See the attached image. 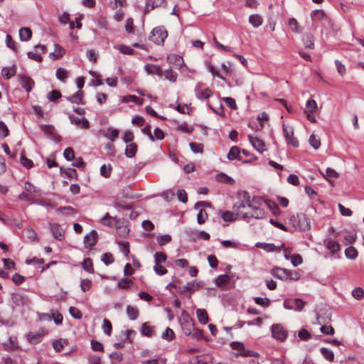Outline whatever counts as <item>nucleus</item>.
<instances>
[{"mask_svg": "<svg viewBox=\"0 0 364 364\" xmlns=\"http://www.w3.org/2000/svg\"><path fill=\"white\" fill-rule=\"evenodd\" d=\"M311 18L312 20L313 26L317 27L318 23H321V26L323 28H331L333 23L331 20L324 13L323 10H315L311 13Z\"/></svg>", "mask_w": 364, "mask_h": 364, "instance_id": "f257e3e1", "label": "nucleus"}, {"mask_svg": "<svg viewBox=\"0 0 364 364\" xmlns=\"http://www.w3.org/2000/svg\"><path fill=\"white\" fill-rule=\"evenodd\" d=\"M179 322L183 333L186 336L191 335V331L194 328V323L193 320L187 312H182L179 318Z\"/></svg>", "mask_w": 364, "mask_h": 364, "instance_id": "f03ea898", "label": "nucleus"}, {"mask_svg": "<svg viewBox=\"0 0 364 364\" xmlns=\"http://www.w3.org/2000/svg\"><path fill=\"white\" fill-rule=\"evenodd\" d=\"M168 33L163 26H158L154 28L151 32L149 39L156 44L160 45L164 42L166 38Z\"/></svg>", "mask_w": 364, "mask_h": 364, "instance_id": "7ed1b4c3", "label": "nucleus"}, {"mask_svg": "<svg viewBox=\"0 0 364 364\" xmlns=\"http://www.w3.org/2000/svg\"><path fill=\"white\" fill-rule=\"evenodd\" d=\"M305 302L301 299H286L284 301V307L287 309L301 311Z\"/></svg>", "mask_w": 364, "mask_h": 364, "instance_id": "20e7f679", "label": "nucleus"}, {"mask_svg": "<svg viewBox=\"0 0 364 364\" xmlns=\"http://www.w3.org/2000/svg\"><path fill=\"white\" fill-rule=\"evenodd\" d=\"M250 215L247 213H238L237 211L231 212L226 210L222 214V218L226 222H233L238 218L246 219L249 218Z\"/></svg>", "mask_w": 364, "mask_h": 364, "instance_id": "39448f33", "label": "nucleus"}, {"mask_svg": "<svg viewBox=\"0 0 364 364\" xmlns=\"http://www.w3.org/2000/svg\"><path fill=\"white\" fill-rule=\"evenodd\" d=\"M271 331L273 338L277 341H284L287 337V331L280 324L272 325Z\"/></svg>", "mask_w": 364, "mask_h": 364, "instance_id": "423d86ee", "label": "nucleus"}, {"mask_svg": "<svg viewBox=\"0 0 364 364\" xmlns=\"http://www.w3.org/2000/svg\"><path fill=\"white\" fill-rule=\"evenodd\" d=\"M34 49L35 52L30 51L27 53L28 58L37 62H41L43 60L41 55L46 52V46L44 45H36Z\"/></svg>", "mask_w": 364, "mask_h": 364, "instance_id": "0eeeda50", "label": "nucleus"}, {"mask_svg": "<svg viewBox=\"0 0 364 364\" xmlns=\"http://www.w3.org/2000/svg\"><path fill=\"white\" fill-rule=\"evenodd\" d=\"M126 144L125 155L128 158L134 157L137 151V145L133 141V138H123Z\"/></svg>", "mask_w": 364, "mask_h": 364, "instance_id": "6e6552de", "label": "nucleus"}, {"mask_svg": "<svg viewBox=\"0 0 364 364\" xmlns=\"http://www.w3.org/2000/svg\"><path fill=\"white\" fill-rule=\"evenodd\" d=\"M97 238H98V234L97 232V231L95 230H92L88 235H87L86 236H85L84 237V243H85V246L86 248H91L92 247H93L97 241Z\"/></svg>", "mask_w": 364, "mask_h": 364, "instance_id": "1a4fd4ad", "label": "nucleus"}, {"mask_svg": "<svg viewBox=\"0 0 364 364\" xmlns=\"http://www.w3.org/2000/svg\"><path fill=\"white\" fill-rule=\"evenodd\" d=\"M297 228L303 231L309 230L311 228L310 219L308 218L304 213H299V222Z\"/></svg>", "mask_w": 364, "mask_h": 364, "instance_id": "9d476101", "label": "nucleus"}, {"mask_svg": "<svg viewBox=\"0 0 364 364\" xmlns=\"http://www.w3.org/2000/svg\"><path fill=\"white\" fill-rule=\"evenodd\" d=\"M249 139L254 148L259 153L267 150V146L262 138H249Z\"/></svg>", "mask_w": 364, "mask_h": 364, "instance_id": "9b49d317", "label": "nucleus"}, {"mask_svg": "<svg viewBox=\"0 0 364 364\" xmlns=\"http://www.w3.org/2000/svg\"><path fill=\"white\" fill-rule=\"evenodd\" d=\"M287 272L288 269H283L280 267H274L272 269L271 274L274 277H276L277 279H282V280H287L288 276H287Z\"/></svg>", "mask_w": 364, "mask_h": 364, "instance_id": "f8f14e48", "label": "nucleus"}, {"mask_svg": "<svg viewBox=\"0 0 364 364\" xmlns=\"http://www.w3.org/2000/svg\"><path fill=\"white\" fill-rule=\"evenodd\" d=\"M165 3V0H149L146 4L144 12L149 13L155 8L163 6Z\"/></svg>", "mask_w": 364, "mask_h": 364, "instance_id": "ddd939ff", "label": "nucleus"}, {"mask_svg": "<svg viewBox=\"0 0 364 364\" xmlns=\"http://www.w3.org/2000/svg\"><path fill=\"white\" fill-rule=\"evenodd\" d=\"M144 70L148 74L156 75L159 77L163 75V70L159 65L154 64H146L144 66Z\"/></svg>", "mask_w": 364, "mask_h": 364, "instance_id": "4468645a", "label": "nucleus"}, {"mask_svg": "<svg viewBox=\"0 0 364 364\" xmlns=\"http://www.w3.org/2000/svg\"><path fill=\"white\" fill-rule=\"evenodd\" d=\"M50 231L53 236L58 240H62L64 237V231L58 224L50 225Z\"/></svg>", "mask_w": 364, "mask_h": 364, "instance_id": "2eb2a0df", "label": "nucleus"}, {"mask_svg": "<svg viewBox=\"0 0 364 364\" xmlns=\"http://www.w3.org/2000/svg\"><path fill=\"white\" fill-rule=\"evenodd\" d=\"M202 287V284L200 282H198L196 281H192L186 283L185 286L182 287L181 290V293H183L184 291H189L191 292H194Z\"/></svg>", "mask_w": 364, "mask_h": 364, "instance_id": "dca6fc26", "label": "nucleus"}, {"mask_svg": "<svg viewBox=\"0 0 364 364\" xmlns=\"http://www.w3.org/2000/svg\"><path fill=\"white\" fill-rule=\"evenodd\" d=\"M141 334L146 337H152L155 335L154 326H151L148 322H145L141 325Z\"/></svg>", "mask_w": 364, "mask_h": 364, "instance_id": "f3484780", "label": "nucleus"}, {"mask_svg": "<svg viewBox=\"0 0 364 364\" xmlns=\"http://www.w3.org/2000/svg\"><path fill=\"white\" fill-rule=\"evenodd\" d=\"M20 83L23 88H24L26 92H30L33 86V81L27 76L21 75L19 76Z\"/></svg>", "mask_w": 364, "mask_h": 364, "instance_id": "a211bd4d", "label": "nucleus"}, {"mask_svg": "<svg viewBox=\"0 0 364 364\" xmlns=\"http://www.w3.org/2000/svg\"><path fill=\"white\" fill-rule=\"evenodd\" d=\"M56 213L63 216L75 215L77 213L75 209L71 206H63L55 210Z\"/></svg>", "mask_w": 364, "mask_h": 364, "instance_id": "6ab92c4d", "label": "nucleus"}, {"mask_svg": "<svg viewBox=\"0 0 364 364\" xmlns=\"http://www.w3.org/2000/svg\"><path fill=\"white\" fill-rule=\"evenodd\" d=\"M213 91L207 87L203 90H198L196 88V97L199 100H203L209 98L213 95Z\"/></svg>", "mask_w": 364, "mask_h": 364, "instance_id": "aec40b11", "label": "nucleus"}, {"mask_svg": "<svg viewBox=\"0 0 364 364\" xmlns=\"http://www.w3.org/2000/svg\"><path fill=\"white\" fill-rule=\"evenodd\" d=\"M227 157L230 161L235 159L242 161L240 149L236 146H232L227 155Z\"/></svg>", "mask_w": 364, "mask_h": 364, "instance_id": "412c9836", "label": "nucleus"}, {"mask_svg": "<svg viewBox=\"0 0 364 364\" xmlns=\"http://www.w3.org/2000/svg\"><path fill=\"white\" fill-rule=\"evenodd\" d=\"M84 93L81 90H78L73 95L67 97V100L72 103H76L77 105H84L82 101Z\"/></svg>", "mask_w": 364, "mask_h": 364, "instance_id": "4be33fe9", "label": "nucleus"}, {"mask_svg": "<svg viewBox=\"0 0 364 364\" xmlns=\"http://www.w3.org/2000/svg\"><path fill=\"white\" fill-rule=\"evenodd\" d=\"M64 53H65V49L62 46H60L59 44H55L54 52L50 53L49 54V56L53 60H55L62 57L64 55Z\"/></svg>", "mask_w": 364, "mask_h": 364, "instance_id": "5701e85b", "label": "nucleus"}, {"mask_svg": "<svg viewBox=\"0 0 364 364\" xmlns=\"http://www.w3.org/2000/svg\"><path fill=\"white\" fill-rule=\"evenodd\" d=\"M249 23L254 27L257 28L263 23L262 16L259 14H252L249 17Z\"/></svg>", "mask_w": 364, "mask_h": 364, "instance_id": "b1692460", "label": "nucleus"}, {"mask_svg": "<svg viewBox=\"0 0 364 364\" xmlns=\"http://www.w3.org/2000/svg\"><path fill=\"white\" fill-rule=\"evenodd\" d=\"M32 36V31L29 28L23 27L19 30V37L22 41H28Z\"/></svg>", "mask_w": 364, "mask_h": 364, "instance_id": "393cba45", "label": "nucleus"}, {"mask_svg": "<svg viewBox=\"0 0 364 364\" xmlns=\"http://www.w3.org/2000/svg\"><path fill=\"white\" fill-rule=\"evenodd\" d=\"M196 316L198 321L202 324H206L208 322V315L207 311L203 309H198L196 311Z\"/></svg>", "mask_w": 364, "mask_h": 364, "instance_id": "a878e982", "label": "nucleus"}, {"mask_svg": "<svg viewBox=\"0 0 364 364\" xmlns=\"http://www.w3.org/2000/svg\"><path fill=\"white\" fill-rule=\"evenodd\" d=\"M16 68L14 65L10 68H4L1 70V74L3 77L6 80L10 79L12 76H14L16 74Z\"/></svg>", "mask_w": 364, "mask_h": 364, "instance_id": "bb28decb", "label": "nucleus"}, {"mask_svg": "<svg viewBox=\"0 0 364 364\" xmlns=\"http://www.w3.org/2000/svg\"><path fill=\"white\" fill-rule=\"evenodd\" d=\"M216 181L226 184H233L235 181L227 174L220 173L216 176Z\"/></svg>", "mask_w": 364, "mask_h": 364, "instance_id": "cd10ccee", "label": "nucleus"}, {"mask_svg": "<svg viewBox=\"0 0 364 364\" xmlns=\"http://www.w3.org/2000/svg\"><path fill=\"white\" fill-rule=\"evenodd\" d=\"M42 336H43L42 334L38 332H36V333L30 332V333H27V335H26L27 339L31 343H39L41 341Z\"/></svg>", "mask_w": 364, "mask_h": 364, "instance_id": "c85d7f7f", "label": "nucleus"}, {"mask_svg": "<svg viewBox=\"0 0 364 364\" xmlns=\"http://www.w3.org/2000/svg\"><path fill=\"white\" fill-rule=\"evenodd\" d=\"M41 129L44 134L50 136H59L56 134L55 128L51 125H41Z\"/></svg>", "mask_w": 364, "mask_h": 364, "instance_id": "c756f323", "label": "nucleus"}, {"mask_svg": "<svg viewBox=\"0 0 364 364\" xmlns=\"http://www.w3.org/2000/svg\"><path fill=\"white\" fill-rule=\"evenodd\" d=\"M285 258L289 259H290L291 264L294 267H297L301 264L303 262L302 257L299 254H294L290 256V257L285 253Z\"/></svg>", "mask_w": 364, "mask_h": 364, "instance_id": "7c9ffc66", "label": "nucleus"}, {"mask_svg": "<svg viewBox=\"0 0 364 364\" xmlns=\"http://www.w3.org/2000/svg\"><path fill=\"white\" fill-rule=\"evenodd\" d=\"M322 176L326 178L331 184L332 181L331 178H337L339 176V173L336 171L334 169L331 168H327L326 170V174L321 173Z\"/></svg>", "mask_w": 364, "mask_h": 364, "instance_id": "2f4dec72", "label": "nucleus"}, {"mask_svg": "<svg viewBox=\"0 0 364 364\" xmlns=\"http://www.w3.org/2000/svg\"><path fill=\"white\" fill-rule=\"evenodd\" d=\"M133 282L129 278H122L117 283V287L121 289H127L132 287Z\"/></svg>", "mask_w": 364, "mask_h": 364, "instance_id": "473e14b6", "label": "nucleus"}, {"mask_svg": "<svg viewBox=\"0 0 364 364\" xmlns=\"http://www.w3.org/2000/svg\"><path fill=\"white\" fill-rule=\"evenodd\" d=\"M82 267L85 271L89 273H94L92 260L90 257L85 258L84 259V261L82 263Z\"/></svg>", "mask_w": 364, "mask_h": 364, "instance_id": "72a5a7b5", "label": "nucleus"}, {"mask_svg": "<svg viewBox=\"0 0 364 364\" xmlns=\"http://www.w3.org/2000/svg\"><path fill=\"white\" fill-rule=\"evenodd\" d=\"M230 277L228 275H219L215 279V284L217 287H223L229 282Z\"/></svg>", "mask_w": 364, "mask_h": 364, "instance_id": "f704fd0d", "label": "nucleus"}, {"mask_svg": "<svg viewBox=\"0 0 364 364\" xmlns=\"http://www.w3.org/2000/svg\"><path fill=\"white\" fill-rule=\"evenodd\" d=\"M163 75H164L165 79L172 82H175L178 77L177 73L170 69L163 71Z\"/></svg>", "mask_w": 364, "mask_h": 364, "instance_id": "c9c22d12", "label": "nucleus"}, {"mask_svg": "<svg viewBox=\"0 0 364 364\" xmlns=\"http://www.w3.org/2000/svg\"><path fill=\"white\" fill-rule=\"evenodd\" d=\"M127 314L131 320H136L139 316V310L132 306H127Z\"/></svg>", "mask_w": 364, "mask_h": 364, "instance_id": "e433bc0d", "label": "nucleus"}, {"mask_svg": "<svg viewBox=\"0 0 364 364\" xmlns=\"http://www.w3.org/2000/svg\"><path fill=\"white\" fill-rule=\"evenodd\" d=\"M255 246L267 252H274L276 250V246L272 243L257 242Z\"/></svg>", "mask_w": 364, "mask_h": 364, "instance_id": "4c0bfd02", "label": "nucleus"}, {"mask_svg": "<svg viewBox=\"0 0 364 364\" xmlns=\"http://www.w3.org/2000/svg\"><path fill=\"white\" fill-rule=\"evenodd\" d=\"M161 337L164 340L171 341L175 338L176 336L173 331L171 328L167 327L165 331L162 333Z\"/></svg>", "mask_w": 364, "mask_h": 364, "instance_id": "58836bf2", "label": "nucleus"}, {"mask_svg": "<svg viewBox=\"0 0 364 364\" xmlns=\"http://www.w3.org/2000/svg\"><path fill=\"white\" fill-rule=\"evenodd\" d=\"M56 77L62 81L65 82L67 77H68V72L65 69L63 68H59L56 70Z\"/></svg>", "mask_w": 364, "mask_h": 364, "instance_id": "ea45409f", "label": "nucleus"}, {"mask_svg": "<svg viewBox=\"0 0 364 364\" xmlns=\"http://www.w3.org/2000/svg\"><path fill=\"white\" fill-rule=\"evenodd\" d=\"M207 67L208 70L211 73L213 77L216 76L223 80H225V77L223 76V75L220 73L210 63H208L207 64Z\"/></svg>", "mask_w": 364, "mask_h": 364, "instance_id": "a19ab883", "label": "nucleus"}, {"mask_svg": "<svg viewBox=\"0 0 364 364\" xmlns=\"http://www.w3.org/2000/svg\"><path fill=\"white\" fill-rule=\"evenodd\" d=\"M321 353L322 355L328 361L332 362L333 360L334 353L331 350L327 348H321Z\"/></svg>", "mask_w": 364, "mask_h": 364, "instance_id": "79ce46f5", "label": "nucleus"}, {"mask_svg": "<svg viewBox=\"0 0 364 364\" xmlns=\"http://www.w3.org/2000/svg\"><path fill=\"white\" fill-rule=\"evenodd\" d=\"M266 203L274 215H279L281 213V210L276 203L271 200H267L266 201Z\"/></svg>", "mask_w": 364, "mask_h": 364, "instance_id": "37998d69", "label": "nucleus"}, {"mask_svg": "<svg viewBox=\"0 0 364 364\" xmlns=\"http://www.w3.org/2000/svg\"><path fill=\"white\" fill-rule=\"evenodd\" d=\"M317 109V105L314 100H309L306 104L305 112L314 113Z\"/></svg>", "mask_w": 364, "mask_h": 364, "instance_id": "c03bdc74", "label": "nucleus"}, {"mask_svg": "<svg viewBox=\"0 0 364 364\" xmlns=\"http://www.w3.org/2000/svg\"><path fill=\"white\" fill-rule=\"evenodd\" d=\"M176 129L177 130L181 131L182 133L188 134H192V132L194 129L192 126H190L186 123L178 125Z\"/></svg>", "mask_w": 364, "mask_h": 364, "instance_id": "a18cd8bd", "label": "nucleus"}, {"mask_svg": "<svg viewBox=\"0 0 364 364\" xmlns=\"http://www.w3.org/2000/svg\"><path fill=\"white\" fill-rule=\"evenodd\" d=\"M156 240L159 245L163 246V245H165L171 242V237L170 235H168V234L163 235H159L156 237Z\"/></svg>", "mask_w": 364, "mask_h": 364, "instance_id": "49530a36", "label": "nucleus"}, {"mask_svg": "<svg viewBox=\"0 0 364 364\" xmlns=\"http://www.w3.org/2000/svg\"><path fill=\"white\" fill-rule=\"evenodd\" d=\"M345 254L346 257L350 259H354L358 256V251L356 250L355 248L353 247H348V248L346 249Z\"/></svg>", "mask_w": 364, "mask_h": 364, "instance_id": "de8ad7c7", "label": "nucleus"}, {"mask_svg": "<svg viewBox=\"0 0 364 364\" xmlns=\"http://www.w3.org/2000/svg\"><path fill=\"white\" fill-rule=\"evenodd\" d=\"M102 328L105 334H107V336L111 335L112 326L111 322L108 319L105 318L103 320V323H102Z\"/></svg>", "mask_w": 364, "mask_h": 364, "instance_id": "09e8293b", "label": "nucleus"}, {"mask_svg": "<svg viewBox=\"0 0 364 364\" xmlns=\"http://www.w3.org/2000/svg\"><path fill=\"white\" fill-rule=\"evenodd\" d=\"M326 247L333 253L337 252L340 250V245L334 240L328 241L326 245Z\"/></svg>", "mask_w": 364, "mask_h": 364, "instance_id": "8fccbe9b", "label": "nucleus"}, {"mask_svg": "<svg viewBox=\"0 0 364 364\" xmlns=\"http://www.w3.org/2000/svg\"><path fill=\"white\" fill-rule=\"evenodd\" d=\"M250 215L249 218H262L265 214V212L263 209H261L259 208H255L254 212L247 213Z\"/></svg>", "mask_w": 364, "mask_h": 364, "instance_id": "3c124183", "label": "nucleus"}, {"mask_svg": "<svg viewBox=\"0 0 364 364\" xmlns=\"http://www.w3.org/2000/svg\"><path fill=\"white\" fill-rule=\"evenodd\" d=\"M289 25L290 26V28L292 31L295 33H301V29L299 28V25L296 19L294 18H291L289 20Z\"/></svg>", "mask_w": 364, "mask_h": 364, "instance_id": "603ef678", "label": "nucleus"}, {"mask_svg": "<svg viewBox=\"0 0 364 364\" xmlns=\"http://www.w3.org/2000/svg\"><path fill=\"white\" fill-rule=\"evenodd\" d=\"M112 220L113 218L109 215L108 213H107L102 218H100V222L101 224L104 225H107L108 227L112 226Z\"/></svg>", "mask_w": 364, "mask_h": 364, "instance_id": "864d4df0", "label": "nucleus"}, {"mask_svg": "<svg viewBox=\"0 0 364 364\" xmlns=\"http://www.w3.org/2000/svg\"><path fill=\"white\" fill-rule=\"evenodd\" d=\"M198 210L199 211L197 215V221L199 224H203L208 218V213L202 208Z\"/></svg>", "mask_w": 364, "mask_h": 364, "instance_id": "5fc2aeb1", "label": "nucleus"}, {"mask_svg": "<svg viewBox=\"0 0 364 364\" xmlns=\"http://www.w3.org/2000/svg\"><path fill=\"white\" fill-rule=\"evenodd\" d=\"M61 97V94L56 90H51L48 93L47 98L50 102H54Z\"/></svg>", "mask_w": 364, "mask_h": 364, "instance_id": "6e6d98bb", "label": "nucleus"}, {"mask_svg": "<svg viewBox=\"0 0 364 364\" xmlns=\"http://www.w3.org/2000/svg\"><path fill=\"white\" fill-rule=\"evenodd\" d=\"M92 287V281L88 279H84L80 282V289L83 292H86L90 289Z\"/></svg>", "mask_w": 364, "mask_h": 364, "instance_id": "4d7b16f0", "label": "nucleus"}, {"mask_svg": "<svg viewBox=\"0 0 364 364\" xmlns=\"http://www.w3.org/2000/svg\"><path fill=\"white\" fill-rule=\"evenodd\" d=\"M189 146L192 151L195 154L202 153L203 151V144L191 142L189 144Z\"/></svg>", "mask_w": 364, "mask_h": 364, "instance_id": "13d9d810", "label": "nucleus"}, {"mask_svg": "<svg viewBox=\"0 0 364 364\" xmlns=\"http://www.w3.org/2000/svg\"><path fill=\"white\" fill-rule=\"evenodd\" d=\"M70 314L76 319H80L82 316V312L76 307L70 306L69 309Z\"/></svg>", "mask_w": 364, "mask_h": 364, "instance_id": "bf43d9fd", "label": "nucleus"}, {"mask_svg": "<svg viewBox=\"0 0 364 364\" xmlns=\"http://www.w3.org/2000/svg\"><path fill=\"white\" fill-rule=\"evenodd\" d=\"M23 188L30 195L32 193H34L36 195L38 191V189L36 187H35L32 183L28 181L24 183Z\"/></svg>", "mask_w": 364, "mask_h": 364, "instance_id": "052dcab7", "label": "nucleus"}, {"mask_svg": "<svg viewBox=\"0 0 364 364\" xmlns=\"http://www.w3.org/2000/svg\"><path fill=\"white\" fill-rule=\"evenodd\" d=\"M303 41L306 48L310 49L314 48V38L312 36L306 35L304 37Z\"/></svg>", "mask_w": 364, "mask_h": 364, "instance_id": "680f3d73", "label": "nucleus"}, {"mask_svg": "<svg viewBox=\"0 0 364 364\" xmlns=\"http://www.w3.org/2000/svg\"><path fill=\"white\" fill-rule=\"evenodd\" d=\"M112 168L110 166L102 165L100 168V174L105 178H109L111 175Z\"/></svg>", "mask_w": 364, "mask_h": 364, "instance_id": "e2e57ef3", "label": "nucleus"}, {"mask_svg": "<svg viewBox=\"0 0 364 364\" xmlns=\"http://www.w3.org/2000/svg\"><path fill=\"white\" fill-rule=\"evenodd\" d=\"M154 269L156 274L160 276L164 275L167 273V269L161 264H158L157 262L155 263Z\"/></svg>", "mask_w": 364, "mask_h": 364, "instance_id": "0e129e2a", "label": "nucleus"}, {"mask_svg": "<svg viewBox=\"0 0 364 364\" xmlns=\"http://www.w3.org/2000/svg\"><path fill=\"white\" fill-rule=\"evenodd\" d=\"M298 336L301 340L307 341L311 338V334L305 328H301L298 333Z\"/></svg>", "mask_w": 364, "mask_h": 364, "instance_id": "69168bd1", "label": "nucleus"}, {"mask_svg": "<svg viewBox=\"0 0 364 364\" xmlns=\"http://www.w3.org/2000/svg\"><path fill=\"white\" fill-rule=\"evenodd\" d=\"M223 100L225 103V105L229 107L232 109H237V105L235 102V100L229 97H223Z\"/></svg>", "mask_w": 364, "mask_h": 364, "instance_id": "338daca9", "label": "nucleus"}, {"mask_svg": "<svg viewBox=\"0 0 364 364\" xmlns=\"http://www.w3.org/2000/svg\"><path fill=\"white\" fill-rule=\"evenodd\" d=\"M63 173L69 178H77V173L75 169L73 168H67L63 170Z\"/></svg>", "mask_w": 364, "mask_h": 364, "instance_id": "774afa93", "label": "nucleus"}]
</instances>
